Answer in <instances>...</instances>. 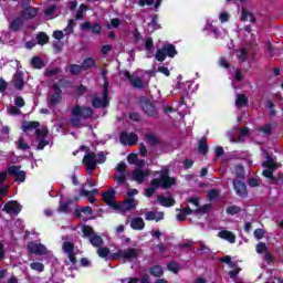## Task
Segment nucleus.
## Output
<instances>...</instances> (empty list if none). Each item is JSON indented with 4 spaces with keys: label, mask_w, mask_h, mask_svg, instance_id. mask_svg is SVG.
Instances as JSON below:
<instances>
[{
    "label": "nucleus",
    "mask_w": 283,
    "mask_h": 283,
    "mask_svg": "<svg viewBox=\"0 0 283 283\" xmlns=\"http://www.w3.org/2000/svg\"><path fill=\"white\" fill-rule=\"evenodd\" d=\"M78 211L80 213H84V216H92V208L90 206L81 208Z\"/></svg>",
    "instance_id": "obj_57"
},
{
    "label": "nucleus",
    "mask_w": 283,
    "mask_h": 283,
    "mask_svg": "<svg viewBox=\"0 0 283 283\" xmlns=\"http://www.w3.org/2000/svg\"><path fill=\"white\" fill-rule=\"evenodd\" d=\"M151 275H154L155 277H160L164 273L163 268L160 265H155L151 270H150Z\"/></svg>",
    "instance_id": "obj_39"
},
{
    "label": "nucleus",
    "mask_w": 283,
    "mask_h": 283,
    "mask_svg": "<svg viewBox=\"0 0 283 283\" xmlns=\"http://www.w3.org/2000/svg\"><path fill=\"white\" fill-rule=\"evenodd\" d=\"M31 65L36 70H41V67H43V60H41V57H33L31 60Z\"/></svg>",
    "instance_id": "obj_38"
},
{
    "label": "nucleus",
    "mask_w": 283,
    "mask_h": 283,
    "mask_svg": "<svg viewBox=\"0 0 283 283\" xmlns=\"http://www.w3.org/2000/svg\"><path fill=\"white\" fill-rule=\"evenodd\" d=\"M56 12V7L52 6V7H49L44 14H45V18L46 19H54V13Z\"/></svg>",
    "instance_id": "obj_42"
},
{
    "label": "nucleus",
    "mask_w": 283,
    "mask_h": 283,
    "mask_svg": "<svg viewBox=\"0 0 283 283\" xmlns=\"http://www.w3.org/2000/svg\"><path fill=\"white\" fill-rule=\"evenodd\" d=\"M192 212H193V210H191V208H186V209H184V211H181L177 214V220L179 222H184V220L187 218V216H189V213H192Z\"/></svg>",
    "instance_id": "obj_34"
},
{
    "label": "nucleus",
    "mask_w": 283,
    "mask_h": 283,
    "mask_svg": "<svg viewBox=\"0 0 283 283\" xmlns=\"http://www.w3.org/2000/svg\"><path fill=\"white\" fill-rule=\"evenodd\" d=\"M10 116H17L19 114H21V109L17 108V106H11L8 109Z\"/></svg>",
    "instance_id": "obj_51"
},
{
    "label": "nucleus",
    "mask_w": 283,
    "mask_h": 283,
    "mask_svg": "<svg viewBox=\"0 0 283 283\" xmlns=\"http://www.w3.org/2000/svg\"><path fill=\"white\" fill-rule=\"evenodd\" d=\"M167 269L172 273H178L180 271V265L177 262L171 261L167 264Z\"/></svg>",
    "instance_id": "obj_36"
},
{
    "label": "nucleus",
    "mask_w": 283,
    "mask_h": 283,
    "mask_svg": "<svg viewBox=\"0 0 283 283\" xmlns=\"http://www.w3.org/2000/svg\"><path fill=\"white\" fill-rule=\"evenodd\" d=\"M63 36H65V33H63V31H54L53 32V39H56L57 41H61V39H63Z\"/></svg>",
    "instance_id": "obj_62"
},
{
    "label": "nucleus",
    "mask_w": 283,
    "mask_h": 283,
    "mask_svg": "<svg viewBox=\"0 0 283 283\" xmlns=\"http://www.w3.org/2000/svg\"><path fill=\"white\" fill-rule=\"evenodd\" d=\"M234 174L238 176V178H242L244 176V167L238 165L234 167Z\"/></svg>",
    "instance_id": "obj_48"
},
{
    "label": "nucleus",
    "mask_w": 283,
    "mask_h": 283,
    "mask_svg": "<svg viewBox=\"0 0 283 283\" xmlns=\"http://www.w3.org/2000/svg\"><path fill=\"white\" fill-rule=\"evenodd\" d=\"M97 255L99 258H107L109 255V250L108 248H98L97 249Z\"/></svg>",
    "instance_id": "obj_45"
},
{
    "label": "nucleus",
    "mask_w": 283,
    "mask_h": 283,
    "mask_svg": "<svg viewBox=\"0 0 283 283\" xmlns=\"http://www.w3.org/2000/svg\"><path fill=\"white\" fill-rule=\"evenodd\" d=\"M157 202L161 205V207H174V205H176V200H174V198L163 196L157 198Z\"/></svg>",
    "instance_id": "obj_26"
},
{
    "label": "nucleus",
    "mask_w": 283,
    "mask_h": 283,
    "mask_svg": "<svg viewBox=\"0 0 283 283\" xmlns=\"http://www.w3.org/2000/svg\"><path fill=\"white\" fill-rule=\"evenodd\" d=\"M28 251L35 255H45V253H48V248L41 243L30 242L28 243Z\"/></svg>",
    "instance_id": "obj_14"
},
{
    "label": "nucleus",
    "mask_w": 283,
    "mask_h": 283,
    "mask_svg": "<svg viewBox=\"0 0 283 283\" xmlns=\"http://www.w3.org/2000/svg\"><path fill=\"white\" fill-rule=\"evenodd\" d=\"M117 171L119 174H125V169H127V164H125L124 161H120L117 167H116Z\"/></svg>",
    "instance_id": "obj_56"
},
{
    "label": "nucleus",
    "mask_w": 283,
    "mask_h": 283,
    "mask_svg": "<svg viewBox=\"0 0 283 283\" xmlns=\"http://www.w3.org/2000/svg\"><path fill=\"white\" fill-rule=\"evenodd\" d=\"M81 229L84 238H90V242L93 247H103V238L94 234V229H92V227L83 226Z\"/></svg>",
    "instance_id": "obj_8"
},
{
    "label": "nucleus",
    "mask_w": 283,
    "mask_h": 283,
    "mask_svg": "<svg viewBox=\"0 0 283 283\" xmlns=\"http://www.w3.org/2000/svg\"><path fill=\"white\" fill-rule=\"evenodd\" d=\"M32 271H38L39 273H43L45 266L41 262H33L30 264Z\"/></svg>",
    "instance_id": "obj_37"
},
{
    "label": "nucleus",
    "mask_w": 283,
    "mask_h": 283,
    "mask_svg": "<svg viewBox=\"0 0 283 283\" xmlns=\"http://www.w3.org/2000/svg\"><path fill=\"white\" fill-rule=\"evenodd\" d=\"M83 71V66L73 64L69 66V72L70 74H81V72Z\"/></svg>",
    "instance_id": "obj_41"
},
{
    "label": "nucleus",
    "mask_w": 283,
    "mask_h": 283,
    "mask_svg": "<svg viewBox=\"0 0 283 283\" xmlns=\"http://www.w3.org/2000/svg\"><path fill=\"white\" fill-rule=\"evenodd\" d=\"M264 158H266V160L262 163V166L268 169L263 170L262 176H264V178H270L272 182H275V178H273V169H277V164H275V160H273L269 154H264Z\"/></svg>",
    "instance_id": "obj_9"
},
{
    "label": "nucleus",
    "mask_w": 283,
    "mask_h": 283,
    "mask_svg": "<svg viewBox=\"0 0 283 283\" xmlns=\"http://www.w3.org/2000/svg\"><path fill=\"white\" fill-rule=\"evenodd\" d=\"M92 67H96V60L93 57H87L82 63V70H92Z\"/></svg>",
    "instance_id": "obj_31"
},
{
    "label": "nucleus",
    "mask_w": 283,
    "mask_h": 283,
    "mask_svg": "<svg viewBox=\"0 0 283 283\" xmlns=\"http://www.w3.org/2000/svg\"><path fill=\"white\" fill-rule=\"evenodd\" d=\"M119 140L122 145H128L132 147V145H136L138 143V135L134 133H122L119 136Z\"/></svg>",
    "instance_id": "obj_13"
},
{
    "label": "nucleus",
    "mask_w": 283,
    "mask_h": 283,
    "mask_svg": "<svg viewBox=\"0 0 283 283\" xmlns=\"http://www.w3.org/2000/svg\"><path fill=\"white\" fill-rule=\"evenodd\" d=\"M139 103L142 108L144 109L145 113L148 114V116H154V114H156V107L147 97H142L139 99Z\"/></svg>",
    "instance_id": "obj_15"
},
{
    "label": "nucleus",
    "mask_w": 283,
    "mask_h": 283,
    "mask_svg": "<svg viewBox=\"0 0 283 283\" xmlns=\"http://www.w3.org/2000/svg\"><path fill=\"white\" fill-rule=\"evenodd\" d=\"M233 186L234 191L238 196H240L241 198H244V196H247V185H244V182L240 180H234Z\"/></svg>",
    "instance_id": "obj_22"
},
{
    "label": "nucleus",
    "mask_w": 283,
    "mask_h": 283,
    "mask_svg": "<svg viewBox=\"0 0 283 283\" xmlns=\"http://www.w3.org/2000/svg\"><path fill=\"white\" fill-rule=\"evenodd\" d=\"M18 149H22V150L30 149V146L25 144V140H23V138H20L18 140Z\"/></svg>",
    "instance_id": "obj_50"
},
{
    "label": "nucleus",
    "mask_w": 283,
    "mask_h": 283,
    "mask_svg": "<svg viewBox=\"0 0 283 283\" xmlns=\"http://www.w3.org/2000/svg\"><path fill=\"white\" fill-rule=\"evenodd\" d=\"M20 169L21 168L19 166H12V167H9L8 171L12 176H15V180L18 182H25V172L24 171H20Z\"/></svg>",
    "instance_id": "obj_18"
},
{
    "label": "nucleus",
    "mask_w": 283,
    "mask_h": 283,
    "mask_svg": "<svg viewBox=\"0 0 283 283\" xmlns=\"http://www.w3.org/2000/svg\"><path fill=\"white\" fill-rule=\"evenodd\" d=\"M105 155L98 154L94 155V153H88L83 158V164L86 166L87 171H94L96 169V165L105 163Z\"/></svg>",
    "instance_id": "obj_5"
},
{
    "label": "nucleus",
    "mask_w": 283,
    "mask_h": 283,
    "mask_svg": "<svg viewBox=\"0 0 283 283\" xmlns=\"http://www.w3.org/2000/svg\"><path fill=\"white\" fill-rule=\"evenodd\" d=\"M208 149H209V147L207 146V143L201 140L199 144V151H201V154H206L208 151Z\"/></svg>",
    "instance_id": "obj_61"
},
{
    "label": "nucleus",
    "mask_w": 283,
    "mask_h": 283,
    "mask_svg": "<svg viewBox=\"0 0 283 283\" xmlns=\"http://www.w3.org/2000/svg\"><path fill=\"white\" fill-rule=\"evenodd\" d=\"M136 208V200L127 199L123 203H114L113 209L119 211L120 213H125V211H129L130 209Z\"/></svg>",
    "instance_id": "obj_12"
},
{
    "label": "nucleus",
    "mask_w": 283,
    "mask_h": 283,
    "mask_svg": "<svg viewBox=\"0 0 283 283\" xmlns=\"http://www.w3.org/2000/svg\"><path fill=\"white\" fill-rule=\"evenodd\" d=\"M127 161L129 163V165H136L137 167L132 174V180H135V182L142 185V182H145V178H149L150 171L149 169H143V167H145V160L138 159V155H128Z\"/></svg>",
    "instance_id": "obj_2"
},
{
    "label": "nucleus",
    "mask_w": 283,
    "mask_h": 283,
    "mask_svg": "<svg viewBox=\"0 0 283 283\" xmlns=\"http://www.w3.org/2000/svg\"><path fill=\"white\" fill-rule=\"evenodd\" d=\"M83 12H87V7L85 4L80 6L78 11L76 12L75 19H83Z\"/></svg>",
    "instance_id": "obj_47"
},
{
    "label": "nucleus",
    "mask_w": 283,
    "mask_h": 283,
    "mask_svg": "<svg viewBox=\"0 0 283 283\" xmlns=\"http://www.w3.org/2000/svg\"><path fill=\"white\" fill-rule=\"evenodd\" d=\"M130 227L135 231H143V229H145V221L140 217L134 218L130 222Z\"/></svg>",
    "instance_id": "obj_25"
},
{
    "label": "nucleus",
    "mask_w": 283,
    "mask_h": 283,
    "mask_svg": "<svg viewBox=\"0 0 283 283\" xmlns=\"http://www.w3.org/2000/svg\"><path fill=\"white\" fill-rule=\"evenodd\" d=\"M271 124H265L263 127H259L258 130L261 132V134H264L265 136H269L271 134Z\"/></svg>",
    "instance_id": "obj_44"
},
{
    "label": "nucleus",
    "mask_w": 283,
    "mask_h": 283,
    "mask_svg": "<svg viewBox=\"0 0 283 283\" xmlns=\"http://www.w3.org/2000/svg\"><path fill=\"white\" fill-rule=\"evenodd\" d=\"M256 253H266V244L265 243H259L256 245Z\"/></svg>",
    "instance_id": "obj_58"
},
{
    "label": "nucleus",
    "mask_w": 283,
    "mask_h": 283,
    "mask_svg": "<svg viewBox=\"0 0 283 283\" xmlns=\"http://www.w3.org/2000/svg\"><path fill=\"white\" fill-rule=\"evenodd\" d=\"M102 198L108 207H112V209H114V205H118V202L114 201V190L104 192Z\"/></svg>",
    "instance_id": "obj_24"
},
{
    "label": "nucleus",
    "mask_w": 283,
    "mask_h": 283,
    "mask_svg": "<svg viewBox=\"0 0 283 283\" xmlns=\"http://www.w3.org/2000/svg\"><path fill=\"white\" fill-rule=\"evenodd\" d=\"M3 211L10 216H17L21 212V206L17 201H11L4 205Z\"/></svg>",
    "instance_id": "obj_17"
},
{
    "label": "nucleus",
    "mask_w": 283,
    "mask_h": 283,
    "mask_svg": "<svg viewBox=\"0 0 283 283\" xmlns=\"http://www.w3.org/2000/svg\"><path fill=\"white\" fill-rule=\"evenodd\" d=\"M98 190L93 189L92 191H87L85 190V188H83L80 192L81 196H85L88 199V202H91V205H94V202H96V198H94V193H96Z\"/></svg>",
    "instance_id": "obj_28"
},
{
    "label": "nucleus",
    "mask_w": 283,
    "mask_h": 283,
    "mask_svg": "<svg viewBox=\"0 0 283 283\" xmlns=\"http://www.w3.org/2000/svg\"><path fill=\"white\" fill-rule=\"evenodd\" d=\"M118 25H120V20L115 18L111 20V24H108V29L111 30V28H118Z\"/></svg>",
    "instance_id": "obj_63"
},
{
    "label": "nucleus",
    "mask_w": 283,
    "mask_h": 283,
    "mask_svg": "<svg viewBox=\"0 0 283 283\" xmlns=\"http://www.w3.org/2000/svg\"><path fill=\"white\" fill-rule=\"evenodd\" d=\"M218 235L222 239V240H227V242H230L231 244H233L235 242V234H233V232L229 231V230H221Z\"/></svg>",
    "instance_id": "obj_23"
},
{
    "label": "nucleus",
    "mask_w": 283,
    "mask_h": 283,
    "mask_svg": "<svg viewBox=\"0 0 283 283\" xmlns=\"http://www.w3.org/2000/svg\"><path fill=\"white\" fill-rule=\"evenodd\" d=\"M254 238H256V240H262L264 238V230L263 229H256L254 231Z\"/></svg>",
    "instance_id": "obj_55"
},
{
    "label": "nucleus",
    "mask_w": 283,
    "mask_h": 283,
    "mask_svg": "<svg viewBox=\"0 0 283 283\" xmlns=\"http://www.w3.org/2000/svg\"><path fill=\"white\" fill-rule=\"evenodd\" d=\"M145 48L147 52H151L154 50V41L150 38L146 39Z\"/></svg>",
    "instance_id": "obj_49"
},
{
    "label": "nucleus",
    "mask_w": 283,
    "mask_h": 283,
    "mask_svg": "<svg viewBox=\"0 0 283 283\" xmlns=\"http://www.w3.org/2000/svg\"><path fill=\"white\" fill-rule=\"evenodd\" d=\"M176 54H178V52L176 51V46H174L172 44H167L156 52L155 59H157L158 61H165L167 56L174 59Z\"/></svg>",
    "instance_id": "obj_10"
},
{
    "label": "nucleus",
    "mask_w": 283,
    "mask_h": 283,
    "mask_svg": "<svg viewBox=\"0 0 283 283\" xmlns=\"http://www.w3.org/2000/svg\"><path fill=\"white\" fill-rule=\"evenodd\" d=\"M189 202H190V205H193L196 207L195 213L197 216H202V214L207 213L209 211V209H211L210 205H206L201 208H198V207H200V202H198V199H196V198H191L189 200Z\"/></svg>",
    "instance_id": "obj_19"
},
{
    "label": "nucleus",
    "mask_w": 283,
    "mask_h": 283,
    "mask_svg": "<svg viewBox=\"0 0 283 283\" xmlns=\"http://www.w3.org/2000/svg\"><path fill=\"white\" fill-rule=\"evenodd\" d=\"M62 249L64 253H66L70 264H76V258L74 256V244L66 241L63 243Z\"/></svg>",
    "instance_id": "obj_16"
},
{
    "label": "nucleus",
    "mask_w": 283,
    "mask_h": 283,
    "mask_svg": "<svg viewBox=\"0 0 283 283\" xmlns=\"http://www.w3.org/2000/svg\"><path fill=\"white\" fill-rule=\"evenodd\" d=\"M22 25H23V20L21 18H17L11 22L10 30H12V32H19Z\"/></svg>",
    "instance_id": "obj_32"
},
{
    "label": "nucleus",
    "mask_w": 283,
    "mask_h": 283,
    "mask_svg": "<svg viewBox=\"0 0 283 283\" xmlns=\"http://www.w3.org/2000/svg\"><path fill=\"white\" fill-rule=\"evenodd\" d=\"M14 103L17 107H23L25 105V101L21 96L15 97Z\"/></svg>",
    "instance_id": "obj_60"
},
{
    "label": "nucleus",
    "mask_w": 283,
    "mask_h": 283,
    "mask_svg": "<svg viewBox=\"0 0 283 283\" xmlns=\"http://www.w3.org/2000/svg\"><path fill=\"white\" fill-rule=\"evenodd\" d=\"M39 122H24L22 124V132H25V134H30V132H34L35 135L39 138L38 149H43L45 145H48V140H45V136H48V128H39Z\"/></svg>",
    "instance_id": "obj_3"
},
{
    "label": "nucleus",
    "mask_w": 283,
    "mask_h": 283,
    "mask_svg": "<svg viewBox=\"0 0 283 283\" xmlns=\"http://www.w3.org/2000/svg\"><path fill=\"white\" fill-rule=\"evenodd\" d=\"M231 19V14H229V12L227 11H221L219 13V21L221 23H227L229 20Z\"/></svg>",
    "instance_id": "obj_40"
},
{
    "label": "nucleus",
    "mask_w": 283,
    "mask_h": 283,
    "mask_svg": "<svg viewBox=\"0 0 283 283\" xmlns=\"http://www.w3.org/2000/svg\"><path fill=\"white\" fill-rule=\"evenodd\" d=\"M159 175L158 178H155L150 182V187L146 189L145 196L147 198H151L154 193H156V190L158 187H163L164 189H168V187H171L172 185H176V178L169 177V170L167 168H163L160 172H157Z\"/></svg>",
    "instance_id": "obj_1"
},
{
    "label": "nucleus",
    "mask_w": 283,
    "mask_h": 283,
    "mask_svg": "<svg viewBox=\"0 0 283 283\" xmlns=\"http://www.w3.org/2000/svg\"><path fill=\"white\" fill-rule=\"evenodd\" d=\"M159 249V253H161V255H165V252L169 250V245H165V244H159L158 245Z\"/></svg>",
    "instance_id": "obj_64"
},
{
    "label": "nucleus",
    "mask_w": 283,
    "mask_h": 283,
    "mask_svg": "<svg viewBox=\"0 0 283 283\" xmlns=\"http://www.w3.org/2000/svg\"><path fill=\"white\" fill-rule=\"evenodd\" d=\"M116 182H118L119 185L125 184V172H119V175H117L115 177Z\"/></svg>",
    "instance_id": "obj_59"
},
{
    "label": "nucleus",
    "mask_w": 283,
    "mask_h": 283,
    "mask_svg": "<svg viewBox=\"0 0 283 283\" xmlns=\"http://www.w3.org/2000/svg\"><path fill=\"white\" fill-rule=\"evenodd\" d=\"M91 30L93 34H101V30H103V28L101 27V24L95 23L91 27Z\"/></svg>",
    "instance_id": "obj_52"
},
{
    "label": "nucleus",
    "mask_w": 283,
    "mask_h": 283,
    "mask_svg": "<svg viewBox=\"0 0 283 283\" xmlns=\"http://www.w3.org/2000/svg\"><path fill=\"white\" fill-rule=\"evenodd\" d=\"M113 258L115 260H123L124 262H134V260H138V249L128 248L118 250L113 254Z\"/></svg>",
    "instance_id": "obj_6"
},
{
    "label": "nucleus",
    "mask_w": 283,
    "mask_h": 283,
    "mask_svg": "<svg viewBox=\"0 0 283 283\" xmlns=\"http://www.w3.org/2000/svg\"><path fill=\"white\" fill-rule=\"evenodd\" d=\"M90 116H92V108L75 105L71 109V125L73 127H81V119L90 118Z\"/></svg>",
    "instance_id": "obj_4"
},
{
    "label": "nucleus",
    "mask_w": 283,
    "mask_h": 283,
    "mask_svg": "<svg viewBox=\"0 0 283 283\" xmlns=\"http://www.w3.org/2000/svg\"><path fill=\"white\" fill-rule=\"evenodd\" d=\"M123 76H125V78L129 80L133 87H145V83L143 82V80H140L139 77L132 76L129 74V72L124 71Z\"/></svg>",
    "instance_id": "obj_21"
},
{
    "label": "nucleus",
    "mask_w": 283,
    "mask_h": 283,
    "mask_svg": "<svg viewBox=\"0 0 283 283\" xmlns=\"http://www.w3.org/2000/svg\"><path fill=\"white\" fill-rule=\"evenodd\" d=\"M63 101V95H61V88L59 85L53 86V93L50 94L48 98V105L52 109L56 107Z\"/></svg>",
    "instance_id": "obj_11"
},
{
    "label": "nucleus",
    "mask_w": 283,
    "mask_h": 283,
    "mask_svg": "<svg viewBox=\"0 0 283 283\" xmlns=\"http://www.w3.org/2000/svg\"><path fill=\"white\" fill-rule=\"evenodd\" d=\"M247 103H249L247 95L244 94L237 95L235 107H238V109H240V107H247Z\"/></svg>",
    "instance_id": "obj_29"
},
{
    "label": "nucleus",
    "mask_w": 283,
    "mask_h": 283,
    "mask_svg": "<svg viewBox=\"0 0 283 283\" xmlns=\"http://www.w3.org/2000/svg\"><path fill=\"white\" fill-rule=\"evenodd\" d=\"M138 6L145 8V6H154V0H136Z\"/></svg>",
    "instance_id": "obj_54"
},
{
    "label": "nucleus",
    "mask_w": 283,
    "mask_h": 283,
    "mask_svg": "<svg viewBox=\"0 0 283 283\" xmlns=\"http://www.w3.org/2000/svg\"><path fill=\"white\" fill-rule=\"evenodd\" d=\"M207 197L208 200H218V198H220V192H218V190H210Z\"/></svg>",
    "instance_id": "obj_46"
},
{
    "label": "nucleus",
    "mask_w": 283,
    "mask_h": 283,
    "mask_svg": "<svg viewBox=\"0 0 283 283\" xmlns=\"http://www.w3.org/2000/svg\"><path fill=\"white\" fill-rule=\"evenodd\" d=\"M23 73L18 71L14 75V85L17 90H23Z\"/></svg>",
    "instance_id": "obj_30"
},
{
    "label": "nucleus",
    "mask_w": 283,
    "mask_h": 283,
    "mask_svg": "<svg viewBox=\"0 0 283 283\" xmlns=\"http://www.w3.org/2000/svg\"><path fill=\"white\" fill-rule=\"evenodd\" d=\"M38 39V43L39 45H45V43H48V41H50V38L48 36V34L41 32L36 35Z\"/></svg>",
    "instance_id": "obj_35"
},
{
    "label": "nucleus",
    "mask_w": 283,
    "mask_h": 283,
    "mask_svg": "<svg viewBox=\"0 0 283 283\" xmlns=\"http://www.w3.org/2000/svg\"><path fill=\"white\" fill-rule=\"evenodd\" d=\"M241 19H242V21H250V23L255 22V17H253V13H251L244 9L242 10Z\"/></svg>",
    "instance_id": "obj_33"
},
{
    "label": "nucleus",
    "mask_w": 283,
    "mask_h": 283,
    "mask_svg": "<svg viewBox=\"0 0 283 283\" xmlns=\"http://www.w3.org/2000/svg\"><path fill=\"white\" fill-rule=\"evenodd\" d=\"M247 136H249V130L247 128L241 129L239 133V143L244 140Z\"/></svg>",
    "instance_id": "obj_53"
},
{
    "label": "nucleus",
    "mask_w": 283,
    "mask_h": 283,
    "mask_svg": "<svg viewBox=\"0 0 283 283\" xmlns=\"http://www.w3.org/2000/svg\"><path fill=\"white\" fill-rule=\"evenodd\" d=\"M145 220L155 222H160V220H165V212L163 211H148L145 213Z\"/></svg>",
    "instance_id": "obj_20"
},
{
    "label": "nucleus",
    "mask_w": 283,
    "mask_h": 283,
    "mask_svg": "<svg viewBox=\"0 0 283 283\" xmlns=\"http://www.w3.org/2000/svg\"><path fill=\"white\" fill-rule=\"evenodd\" d=\"M109 84L107 82L104 83L103 94L96 95L93 99V107H107L109 105V99L107 98L109 94Z\"/></svg>",
    "instance_id": "obj_7"
},
{
    "label": "nucleus",
    "mask_w": 283,
    "mask_h": 283,
    "mask_svg": "<svg viewBox=\"0 0 283 283\" xmlns=\"http://www.w3.org/2000/svg\"><path fill=\"white\" fill-rule=\"evenodd\" d=\"M240 211H242V209L238 206H231L227 209V213H229L230 216H235L240 213Z\"/></svg>",
    "instance_id": "obj_43"
},
{
    "label": "nucleus",
    "mask_w": 283,
    "mask_h": 283,
    "mask_svg": "<svg viewBox=\"0 0 283 283\" xmlns=\"http://www.w3.org/2000/svg\"><path fill=\"white\" fill-rule=\"evenodd\" d=\"M36 14H39V10L32 7L24 9V11L22 12L23 19H34Z\"/></svg>",
    "instance_id": "obj_27"
}]
</instances>
